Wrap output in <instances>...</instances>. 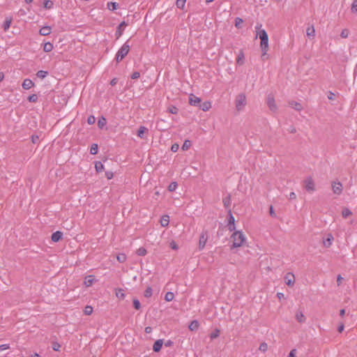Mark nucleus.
I'll return each instance as SVG.
<instances>
[{
  "label": "nucleus",
  "instance_id": "27",
  "mask_svg": "<svg viewBox=\"0 0 357 357\" xmlns=\"http://www.w3.org/2000/svg\"><path fill=\"white\" fill-rule=\"evenodd\" d=\"M123 289L119 288V289H116V296L117 298H120V299H124L125 298V294L123 292Z\"/></svg>",
  "mask_w": 357,
  "mask_h": 357
},
{
  "label": "nucleus",
  "instance_id": "1",
  "mask_svg": "<svg viewBox=\"0 0 357 357\" xmlns=\"http://www.w3.org/2000/svg\"><path fill=\"white\" fill-rule=\"evenodd\" d=\"M230 238L232 242L231 249L243 247L247 242L245 235L241 231H235L233 232Z\"/></svg>",
  "mask_w": 357,
  "mask_h": 357
},
{
  "label": "nucleus",
  "instance_id": "17",
  "mask_svg": "<svg viewBox=\"0 0 357 357\" xmlns=\"http://www.w3.org/2000/svg\"><path fill=\"white\" fill-rule=\"evenodd\" d=\"M162 340H158L157 341H155L153 346V351L155 352L160 351L162 346Z\"/></svg>",
  "mask_w": 357,
  "mask_h": 357
},
{
  "label": "nucleus",
  "instance_id": "44",
  "mask_svg": "<svg viewBox=\"0 0 357 357\" xmlns=\"http://www.w3.org/2000/svg\"><path fill=\"white\" fill-rule=\"evenodd\" d=\"M177 183L176 182H172L169 186H168V190L170 191V192H173L174 191L176 188H177Z\"/></svg>",
  "mask_w": 357,
  "mask_h": 357
},
{
  "label": "nucleus",
  "instance_id": "49",
  "mask_svg": "<svg viewBox=\"0 0 357 357\" xmlns=\"http://www.w3.org/2000/svg\"><path fill=\"white\" fill-rule=\"evenodd\" d=\"M29 102H36L38 100V96L36 94L31 95L28 97Z\"/></svg>",
  "mask_w": 357,
  "mask_h": 357
},
{
  "label": "nucleus",
  "instance_id": "18",
  "mask_svg": "<svg viewBox=\"0 0 357 357\" xmlns=\"http://www.w3.org/2000/svg\"><path fill=\"white\" fill-rule=\"evenodd\" d=\"M126 23L125 22H122L118 26L117 31H116V38H119L121 37V36L123 33V27L126 26Z\"/></svg>",
  "mask_w": 357,
  "mask_h": 357
},
{
  "label": "nucleus",
  "instance_id": "61",
  "mask_svg": "<svg viewBox=\"0 0 357 357\" xmlns=\"http://www.w3.org/2000/svg\"><path fill=\"white\" fill-rule=\"evenodd\" d=\"M170 247L173 250H177L178 249V245H176V243L174 241H172V242L170 243Z\"/></svg>",
  "mask_w": 357,
  "mask_h": 357
},
{
  "label": "nucleus",
  "instance_id": "5",
  "mask_svg": "<svg viewBox=\"0 0 357 357\" xmlns=\"http://www.w3.org/2000/svg\"><path fill=\"white\" fill-rule=\"evenodd\" d=\"M303 187L309 192H313L316 190L315 183L311 176L307 177L303 181Z\"/></svg>",
  "mask_w": 357,
  "mask_h": 357
},
{
  "label": "nucleus",
  "instance_id": "25",
  "mask_svg": "<svg viewBox=\"0 0 357 357\" xmlns=\"http://www.w3.org/2000/svg\"><path fill=\"white\" fill-rule=\"evenodd\" d=\"M199 326V322L197 320H194V321H191V323L190 324L189 329L191 331H196L198 329Z\"/></svg>",
  "mask_w": 357,
  "mask_h": 357
},
{
  "label": "nucleus",
  "instance_id": "14",
  "mask_svg": "<svg viewBox=\"0 0 357 357\" xmlns=\"http://www.w3.org/2000/svg\"><path fill=\"white\" fill-rule=\"evenodd\" d=\"M245 63V55L243 50H241L237 58H236V63L239 66L243 65Z\"/></svg>",
  "mask_w": 357,
  "mask_h": 357
},
{
  "label": "nucleus",
  "instance_id": "29",
  "mask_svg": "<svg viewBox=\"0 0 357 357\" xmlns=\"http://www.w3.org/2000/svg\"><path fill=\"white\" fill-rule=\"evenodd\" d=\"M352 214V212L348 208H344L342 211V215L343 218H346L350 216Z\"/></svg>",
  "mask_w": 357,
  "mask_h": 357
},
{
  "label": "nucleus",
  "instance_id": "32",
  "mask_svg": "<svg viewBox=\"0 0 357 357\" xmlns=\"http://www.w3.org/2000/svg\"><path fill=\"white\" fill-rule=\"evenodd\" d=\"M95 168L97 172H100L104 169V165L98 161L96 162Z\"/></svg>",
  "mask_w": 357,
  "mask_h": 357
},
{
  "label": "nucleus",
  "instance_id": "62",
  "mask_svg": "<svg viewBox=\"0 0 357 357\" xmlns=\"http://www.w3.org/2000/svg\"><path fill=\"white\" fill-rule=\"evenodd\" d=\"M228 228L230 231L234 232L236 231L235 225H228Z\"/></svg>",
  "mask_w": 357,
  "mask_h": 357
},
{
  "label": "nucleus",
  "instance_id": "58",
  "mask_svg": "<svg viewBox=\"0 0 357 357\" xmlns=\"http://www.w3.org/2000/svg\"><path fill=\"white\" fill-rule=\"evenodd\" d=\"M140 76V74L139 72H134L132 75H131V78L135 79H137L139 78Z\"/></svg>",
  "mask_w": 357,
  "mask_h": 357
},
{
  "label": "nucleus",
  "instance_id": "55",
  "mask_svg": "<svg viewBox=\"0 0 357 357\" xmlns=\"http://www.w3.org/2000/svg\"><path fill=\"white\" fill-rule=\"evenodd\" d=\"M234 216L231 215V212L229 213V224L228 225H235L234 224Z\"/></svg>",
  "mask_w": 357,
  "mask_h": 357
},
{
  "label": "nucleus",
  "instance_id": "20",
  "mask_svg": "<svg viewBox=\"0 0 357 357\" xmlns=\"http://www.w3.org/2000/svg\"><path fill=\"white\" fill-rule=\"evenodd\" d=\"M13 21V18L11 17H8L6 18L5 22L3 24V28L5 31H8Z\"/></svg>",
  "mask_w": 357,
  "mask_h": 357
},
{
  "label": "nucleus",
  "instance_id": "36",
  "mask_svg": "<svg viewBox=\"0 0 357 357\" xmlns=\"http://www.w3.org/2000/svg\"><path fill=\"white\" fill-rule=\"evenodd\" d=\"M84 312L86 315H90L93 312V307L91 305H86L84 307Z\"/></svg>",
  "mask_w": 357,
  "mask_h": 357
},
{
  "label": "nucleus",
  "instance_id": "60",
  "mask_svg": "<svg viewBox=\"0 0 357 357\" xmlns=\"http://www.w3.org/2000/svg\"><path fill=\"white\" fill-rule=\"evenodd\" d=\"M342 280H343V278L340 275H337V286H340L341 284Z\"/></svg>",
  "mask_w": 357,
  "mask_h": 357
},
{
  "label": "nucleus",
  "instance_id": "26",
  "mask_svg": "<svg viewBox=\"0 0 357 357\" xmlns=\"http://www.w3.org/2000/svg\"><path fill=\"white\" fill-rule=\"evenodd\" d=\"M169 222V217L168 215H163L160 220V224L162 227H167Z\"/></svg>",
  "mask_w": 357,
  "mask_h": 357
},
{
  "label": "nucleus",
  "instance_id": "24",
  "mask_svg": "<svg viewBox=\"0 0 357 357\" xmlns=\"http://www.w3.org/2000/svg\"><path fill=\"white\" fill-rule=\"evenodd\" d=\"M307 36L310 38H314L315 36V30L313 26H309L306 30Z\"/></svg>",
  "mask_w": 357,
  "mask_h": 357
},
{
  "label": "nucleus",
  "instance_id": "28",
  "mask_svg": "<svg viewBox=\"0 0 357 357\" xmlns=\"http://www.w3.org/2000/svg\"><path fill=\"white\" fill-rule=\"evenodd\" d=\"M52 50H53V45L51 43L47 42V43H45L44 47H43L44 52H50Z\"/></svg>",
  "mask_w": 357,
  "mask_h": 357
},
{
  "label": "nucleus",
  "instance_id": "53",
  "mask_svg": "<svg viewBox=\"0 0 357 357\" xmlns=\"http://www.w3.org/2000/svg\"><path fill=\"white\" fill-rule=\"evenodd\" d=\"M60 348H61V345L58 342H53L52 343V349L54 351H59Z\"/></svg>",
  "mask_w": 357,
  "mask_h": 357
},
{
  "label": "nucleus",
  "instance_id": "8",
  "mask_svg": "<svg viewBox=\"0 0 357 357\" xmlns=\"http://www.w3.org/2000/svg\"><path fill=\"white\" fill-rule=\"evenodd\" d=\"M333 192L336 195H340L342 192V185L340 181H333L332 183Z\"/></svg>",
  "mask_w": 357,
  "mask_h": 357
},
{
  "label": "nucleus",
  "instance_id": "45",
  "mask_svg": "<svg viewBox=\"0 0 357 357\" xmlns=\"http://www.w3.org/2000/svg\"><path fill=\"white\" fill-rule=\"evenodd\" d=\"M47 72L44 70H39L36 74V75L41 79L45 78L47 76Z\"/></svg>",
  "mask_w": 357,
  "mask_h": 357
},
{
  "label": "nucleus",
  "instance_id": "48",
  "mask_svg": "<svg viewBox=\"0 0 357 357\" xmlns=\"http://www.w3.org/2000/svg\"><path fill=\"white\" fill-rule=\"evenodd\" d=\"M349 30L347 29H344L341 31L340 36L342 38H347L349 36Z\"/></svg>",
  "mask_w": 357,
  "mask_h": 357
},
{
  "label": "nucleus",
  "instance_id": "63",
  "mask_svg": "<svg viewBox=\"0 0 357 357\" xmlns=\"http://www.w3.org/2000/svg\"><path fill=\"white\" fill-rule=\"evenodd\" d=\"M269 212H270V215H271L272 217H275V216H276V214H275V211H274L273 208V206H271V207H270V211H269Z\"/></svg>",
  "mask_w": 357,
  "mask_h": 357
},
{
  "label": "nucleus",
  "instance_id": "23",
  "mask_svg": "<svg viewBox=\"0 0 357 357\" xmlns=\"http://www.w3.org/2000/svg\"><path fill=\"white\" fill-rule=\"evenodd\" d=\"M148 131V129L144 126H141L137 132V136L142 139L144 138V134Z\"/></svg>",
  "mask_w": 357,
  "mask_h": 357
},
{
  "label": "nucleus",
  "instance_id": "41",
  "mask_svg": "<svg viewBox=\"0 0 357 357\" xmlns=\"http://www.w3.org/2000/svg\"><path fill=\"white\" fill-rule=\"evenodd\" d=\"M186 0H176V6L178 8L183 9L185 6Z\"/></svg>",
  "mask_w": 357,
  "mask_h": 357
},
{
  "label": "nucleus",
  "instance_id": "2",
  "mask_svg": "<svg viewBox=\"0 0 357 357\" xmlns=\"http://www.w3.org/2000/svg\"><path fill=\"white\" fill-rule=\"evenodd\" d=\"M261 25L256 26L257 29V37L258 36L261 40L260 47L261 49H264V51L268 49V37L266 31L264 29H261Z\"/></svg>",
  "mask_w": 357,
  "mask_h": 357
},
{
  "label": "nucleus",
  "instance_id": "16",
  "mask_svg": "<svg viewBox=\"0 0 357 357\" xmlns=\"http://www.w3.org/2000/svg\"><path fill=\"white\" fill-rule=\"evenodd\" d=\"M33 85V82L29 79H25L22 83V87L26 90L31 89Z\"/></svg>",
  "mask_w": 357,
  "mask_h": 357
},
{
  "label": "nucleus",
  "instance_id": "6",
  "mask_svg": "<svg viewBox=\"0 0 357 357\" xmlns=\"http://www.w3.org/2000/svg\"><path fill=\"white\" fill-rule=\"evenodd\" d=\"M266 104L269 109L273 112H276L278 110V106L275 103L273 95L269 94L266 98Z\"/></svg>",
  "mask_w": 357,
  "mask_h": 357
},
{
  "label": "nucleus",
  "instance_id": "42",
  "mask_svg": "<svg viewBox=\"0 0 357 357\" xmlns=\"http://www.w3.org/2000/svg\"><path fill=\"white\" fill-rule=\"evenodd\" d=\"M44 7L46 9H50L53 7V2L50 0H46L44 1Z\"/></svg>",
  "mask_w": 357,
  "mask_h": 357
},
{
  "label": "nucleus",
  "instance_id": "30",
  "mask_svg": "<svg viewBox=\"0 0 357 357\" xmlns=\"http://www.w3.org/2000/svg\"><path fill=\"white\" fill-rule=\"evenodd\" d=\"M174 298V295L172 292H167L165 296V300L167 302L172 301Z\"/></svg>",
  "mask_w": 357,
  "mask_h": 357
},
{
  "label": "nucleus",
  "instance_id": "59",
  "mask_svg": "<svg viewBox=\"0 0 357 357\" xmlns=\"http://www.w3.org/2000/svg\"><path fill=\"white\" fill-rule=\"evenodd\" d=\"M105 176L107 178V179H111L113 177V173L112 172H106Z\"/></svg>",
  "mask_w": 357,
  "mask_h": 357
},
{
  "label": "nucleus",
  "instance_id": "54",
  "mask_svg": "<svg viewBox=\"0 0 357 357\" xmlns=\"http://www.w3.org/2000/svg\"><path fill=\"white\" fill-rule=\"evenodd\" d=\"M178 148H179V145L178 144H172V146L171 147V150L173 152H176L178 150Z\"/></svg>",
  "mask_w": 357,
  "mask_h": 357
},
{
  "label": "nucleus",
  "instance_id": "3",
  "mask_svg": "<svg viewBox=\"0 0 357 357\" xmlns=\"http://www.w3.org/2000/svg\"><path fill=\"white\" fill-rule=\"evenodd\" d=\"M246 96L244 93H239L235 98V107L238 112L242 111L246 105Z\"/></svg>",
  "mask_w": 357,
  "mask_h": 357
},
{
  "label": "nucleus",
  "instance_id": "57",
  "mask_svg": "<svg viewBox=\"0 0 357 357\" xmlns=\"http://www.w3.org/2000/svg\"><path fill=\"white\" fill-rule=\"evenodd\" d=\"M296 349H293L291 350L290 353L289 354L288 357H296Z\"/></svg>",
  "mask_w": 357,
  "mask_h": 357
},
{
  "label": "nucleus",
  "instance_id": "31",
  "mask_svg": "<svg viewBox=\"0 0 357 357\" xmlns=\"http://www.w3.org/2000/svg\"><path fill=\"white\" fill-rule=\"evenodd\" d=\"M107 123L106 119L104 117H101L99 119L98 121V126L100 128H102Z\"/></svg>",
  "mask_w": 357,
  "mask_h": 357
},
{
  "label": "nucleus",
  "instance_id": "19",
  "mask_svg": "<svg viewBox=\"0 0 357 357\" xmlns=\"http://www.w3.org/2000/svg\"><path fill=\"white\" fill-rule=\"evenodd\" d=\"M295 317L299 323H304L305 321V317L301 311H297Z\"/></svg>",
  "mask_w": 357,
  "mask_h": 357
},
{
  "label": "nucleus",
  "instance_id": "64",
  "mask_svg": "<svg viewBox=\"0 0 357 357\" xmlns=\"http://www.w3.org/2000/svg\"><path fill=\"white\" fill-rule=\"evenodd\" d=\"M296 198V195L294 192H292L289 194V199H295Z\"/></svg>",
  "mask_w": 357,
  "mask_h": 357
},
{
  "label": "nucleus",
  "instance_id": "39",
  "mask_svg": "<svg viewBox=\"0 0 357 357\" xmlns=\"http://www.w3.org/2000/svg\"><path fill=\"white\" fill-rule=\"evenodd\" d=\"M268 349V344L266 342H262L259 345V350L262 352H266Z\"/></svg>",
  "mask_w": 357,
  "mask_h": 357
},
{
  "label": "nucleus",
  "instance_id": "46",
  "mask_svg": "<svg viewBox=\"0 0 357 357\" xmlns=\"http://www.w3.org/2000/svg\"><path fill=\"white\" fill-rule=\"evenodd\" d=\"M351 12L354 13H357V0H354L351 4Z\"/></svg>",
  "mask_w": 357,
  "mask_h": 357
},
{
  "label": "nucleus",
  "instance_id": "47",
  "mask_svg": "<svg viewBox=\"0 0 357 357\" xmlns=\"http://www.w3.org/2000/svg\"><path fill=\"white\" fill-rule=\"evenodd\" d=\"M220 335V331L218 329H215L211 335L210 337L211 340L217 338Z\"/></svg>",
  "mask_w": 357,
  "mask_h": 357
},
{
  "label": "nucleus",
  "instance_id": "9",
  "mask_svg": "<svg viewBox=\"0 0 357 357\" xmlns=\"http://www.w3.org/2000/svg\"><path fill=\"white\" fill-rule=\"evenodd\" d=\"M285 283L289 287H293L295 284V276L291 273H288L285 275Z\"/></svg>",
  "mask_w": 357,
  "mask_h": 357
},
{
  "label": "nucleus",
  "instance_id": "51",
  "mask_svg": "<svg viewBox=\"0 0 357 357\" xmlns=\"http://www.w3.org/2000/svg\"><path fill=\"white\" fill-rule=\"evenodd\" d=\"M243 23V20L240 17H236L235 20V26L237 28H239L241 26V24Z\"/></svg>",
  "mask_w": 357,
  "mask_h": 357
},
{
  "label": "nucleus",
  "instance_id": "50",
  "mask_svg": "<svg viewBox=\"0 0 357 357\" xmlns=\"http://www.w3.org/2000/svg\"><path fill=\"white\" fill-rule=\"evenodd\" d=\"M133 305H134V307L136 310H139L140 307H141L140 303H139V301L137 299H134L133 300Z\"/></svg>",
  "mask_w": 357,
  "mask_h": 357
},
{
  "label": "nucleus",
  "instance_id": "35",
  "mask_svg": "<svg viewBox=\"0 0 357 357\" xmlns=\"http://www.w3.org/2000/svg\"><path fill=\"white\" fill-rule=\"evenodd\" d=\"M119 7V4L116 2H109L107 3V8L109 10H116Z\"/></svg>",
  "mask_w": 357,
  "mask_h": 357
},
{
  "label": "nucleus",
  "instance_id": "22",
  "mask_svg": "<svg viewBox=\"0 0 357 357\" xmlns=\"http://www.w3.org/2000/svg\"><path fill=\"white\" fill-rule=\"evenodd\" d=\"M199 107L204 112H207L211 109V103L209 101H206L200 105Z\"/></svg>",
  "mask_w": 357,
  "mask_h": 357
},
{
  "label": "nucleus",
  "instance_id": "12",
  "mask_svg": "<svg viewBox=\"0 0 357 357\" xmlns=\"http://www.w3.org/2000/svg\"><path fill=\"white\" fill-rule=\"evenodd\" d=\"M289 105L290 107H291L293 109H294L296 111L300 112L303 109V107H302L301 104L296 101L291 100L289 102Z\"/></svg>",
  "mask_w": 357,
  "mask_h": 357
},
{
  "label": "nucleus",
  "instance_id": "7",
  "mask_svg": "<svg viewBox=\"0 0 357 357\" xmlns=\"http://www.w3.org/2000/svg\"><path fill=\"white\" fill-rule=\"evenodd\" d=\"M208 240V234L206 231H203L199 236V249L200 250H203L206 245V243Z\"/></svg>",
  "mask_w": 357,
  "mask_h": 357
},
{
  "label": "nucleus",
  "instance_id": "37",
  "mask_svg": "<svg viewBox=\"0 0 357 357\" xmlns=\"http://www.w3.org/2000/svg\"><path fill=\"white\" fill-rule=\"evenodd\" d=\"M146 250L144 248H139L137 250L136 253L139 256H144L146 255Z\"/></svg>",
  "mask_w": 357,
  "mask_h": 357
},
{
  "label": "nucleus",
  "instance_id": "34",
  "mask_svg": "<svg viewBox=\"0 0 357 357\" xmlns=\"http://www.w3.org/2000/svg\"><path fill=\"white\" fill-rule=\"evenodd\" d=\"M116 259L120 263H123L126 261L127 257L125 254L121 253L117 255Z\"/></svg>",
  "mask_w": 357,
  "mask_h": 357
},
{
  "label": "nucleus",
  "instance_id": "38",
  "mask_svg": "<svg viewBox=\"0 0 357 357\" xmlns=\"http://www.w3.org/2000/svg\"><path fill=\"white\" fill-rule=\"evenodd\" d=\"M152 289L151 287H148L145 291H144V296L146 297V298H149L152 296Z\"/></svg>",
  "mask_w": 357,
  "mask_h": 357
},
{
  "label": "nucleus",
  "instance_id": "11",
  "mask_svg": "<svg viewBox=\"0 0 357 357\" xmlns=\"http://www.w3.org/2000/svg\"><path fill=\"white\" fill-rule=\"evenodd\" d=\"M201 102V98L195 96L194 94H190L189 96V103L191 105L197 106Z\"/></svg>",
  "mask_w": 357,
  "mask_h": 357
},
{
  "label": "nucleus",
  "instance_id": "43",
  "mask_svg": "<svg viewBox=\"0 0 357 357\" xmlns=\"http://www.w3.org/2000/svg\"><path fill=\"white\" fill-rule=\"evenodd\" d=\"M167 111L171 114H176L178 113V109L175 106L172 105L167 108Z\"/></svg>",
  "mask_w": 357,
  "mask_h": 357
},
{
  "label": "nucleus",
  "instance_id": "21",
  "mask_svg": "<svg viewBox=\"0 0 357 357\" xmlns=\"http://www.w3.org/2000/svg\"><path fill=\"white\" fill-rule=\"evenodd\" d=\"M50 33H51V27L48 26L42 27L39 31V33L41 36H48L50 34Z\"/></svg>",
  "mask_w": 357,
  "mask_h": 357
},
{
  "label": "nucleus",
  "instance_id": "33",
  "mask_svg": "<svg viewBox=\"0 0 357 357\" xmlns=\"http://www.w3.org/2000/svg\"><path fill=\"white\" fill-rule=\"evenodd\" d=\"M191 146V142L190 140H185L183 143V144L182 145V150L183 151H187L190 149V147Z\"/></svg>",
  "mask_w": 357,
  "mask_h": 357
},
{
  "label": "nucleus",
  "instance_id": "40",
  "mask_svg": "<svg viewBox=\"0 0 357 357\" xmlns=\"http://www.w3.org/2000/svg\"><path fill=\"white\" fill-rule=\"evenodd\" d=\"M98 152V145L96 144H93L91 145L90 149V153L92 155L96 154Z\"/></svg>",
  "mask_w": 357,
  "mask_h": 357
},
{
  "label": "nucleus",
  "instance_id": "15",
  "mask_svg": "<svg viewBox=\"0 0 357 357\" xmlns=\"http://www.w3.org/2000/svg\"><path fill=\"white\" fill-rule=\"evenodd\" d=\"M62 236L63 233L59 231H57L52 234L51 238L52 241L58 242L62 238Z\"/></svg>",
  "mask_w": 357,
  "mask_h": 357
},
{
  "label": "nucleus",
  "instance_id": "52",
  "mask_svg": "<svg viewBox=\"0 0 357 357\" xmlns=\"http://www.w3.org/2000/svg\"><path fill=\"white\" fill-rule=\"evenodd\" d=\"M96 121V119L93 116H89L88 117V119H87V123L89 124V125H92L95 123Z\"/></svg>",
  "mask_w": 357,
  "mask_h": 357
},
{
  "label": "nucleus",
  "instance_id": "4",
  "mask_svg": "<svg viewBox=\"0 0 357 357\" xmlns=\"http://www.w3.org/2000/svg\"><path fill=\"white\" fill-rule=\"evenodd\" d=\"M130 46L128 44V42L125 43L123 46L119 49L116 55V60L117 62L121 61L129 52Z\"/></svg>",
  "mask_w": 357,
  "mask_h": 357
},
{
  "label": "nucleus",
  "instance_id": "56",
  "mask_svg": "<svg viewBox=\"0 0 357 357\" xmlns=\"http://www.w3.org/2000/svg\"><path fill=\"white\" fill-rule=\"evenodd\" d=\"M38 140H39V137L38 135H32V137H31V142L33 144L38 143Z\"/></svg>",
  "mask_w": 357,
  "mask_h": 357
},
{
  "label": "nucleus",
  "instance_id": "10",
  "mask_svg": "<svg viewBox=\"0 0 357 357\" xmlns=\"http://www.w3.org/2000/svg\"><path fill=\"white\" fill-rule=\"evenodd\" d=\"M334 240L333 236L331 234H328L326 238L323 240V245L325 248H330Z\"/></svg>",
  "mask_w": 357,
  "mask_h": 357
},
{
  "label": "nucleus",
  "instance_id": "13",
  "mask_svg": "<svg viewBox=\"0 0 357 357\" xmlns=\"http://www.w3.org/2000/svg\"><path fill=\"white\" fill-rule=\"evenodd\" d=\"M94 280L95 279L93 275H88L84 279V284L86 287H91L93 284Z\"/></svg>",
  "mask_w": 357,
  "mask_h": 357
}]
</instances>
